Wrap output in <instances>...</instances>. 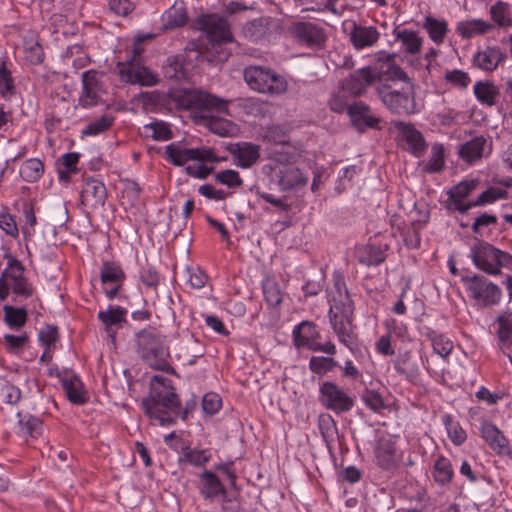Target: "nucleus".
<instances>
[{"label": "nucleus", "instance_id": "nucleus-1", "mask_svg": "<svg viewBox=\"0 0 512 512\" xmlns=\"http://www.w3.org/2000/svg\"><path fill=\"white\" fill-rule=\"evenodd\" d=\"M229 101L219 98L202 90H189L184 93L181 105L187 109H197L207 114L201 115L205 126L214 134L222 137L233 136L237 133V125L227 119L210 115V112L229 115Z\"/></svg>", "mask_w": 512, "mask_h": 512}, {"label": "nucleus", "instance_id": "nucleus-2", "mask_svg": "<svg viewBox=\"0 0 512 512\" xmlns=\"http://www.w3.org/2000/svg\"><path fill=\"white\" fill-rule=\"evenodd\" d=\"M150 397L142 400V408L147 416L159 421L161 426L171 425V414L180 413L181 403L174 391L172 381L160 375L151 378Z\"/></svg>", "mask_w": 512, "mask_h": 512}, {"label": "nucleus", "instance_id": "nucleus-3", "mask_svg": "<svg viewBox=\"0 0 512 512\" xmlns=\"http://www.w3.org/2000/svg\"><path fill=\"white\" fill-rule=\"evenodd\" d=\"M394 55L379 58L374 66L365 67L350 75L347 89L353 94H361L366 87L385 80H408L406 73L393 63Z\"/></svg>", "mask_w": 512, "mask_h": 512}, {"label": "nucleus", "instance_id": "nucleus-4", "mask_svg": "<svg viewBox=\"0 0 512 512\" xmlns=\"http://www.w3.org/2000/svg\"><path fill=\"white\" fill-rule=\"evenodd\" d=\"M195 28L206 35L211 45L204 57L210 62L226 61L229 53L221 46L234 41L228 21L217 14H203L195 20Z\"/></svg>", "mask_w": 512, "mask_h": 512}, {"label": "nucleus", "instance_id": "nucleus-5", "mask_svg": "<svg viewBox=\"0 0 512 512\" xmlns=\"http://www.w3.org/2000/svg\"><path fill=\"white\" fill-rule=\"evenodd\" d=\"M136 351L152 369L169 371V348L166 339L153 328L143 329L135 336Z\"/></svg>", "mask_w": 512, "mask_h": 512}, {"label": "nucleus", "instance_id": "nucleus-6", "mask_svg": "<svg viewBox=\"0 0 512 512\" xmlns=\"http://www.w3.org/2000/svg\"><path fill=\"white\" fill-rule=\"evenodd\" d=\"M376 92L382 103L395 114L408 116L417 110L413 87L410 84L396 89L382 82L376 87Z\"/></svg>", "mask_w": 512, "mask_h": 512}, {"label": "nucleus", "instance_id": "nucleus-7", "mask_svg": "<svg viewBox=\"0 0 512 512\" xmlns=\"http://www.w3.org/2000/svg\"><path fill=\"white\" fill-rule=\"evenodd\" d=\"M5 258L8 260V265L0 277V300L4 301L10 291L17 296H32L33 288L24 277L22 263L11 254H5Z\"/></svg>", "mask_w": 512, "mask_h": 512}, {"label": "nucleus", "instance_id": "nucleus-8", "mask_svg": "<svg viewBox=\"0 0 512 512\" xmlns=\"http://www.w3.org/2000/svg\"><path fill=\"white\" fill-rule=\"evenodd\" d=\"M244 79L254 91L269 95L286 92V80L272 69L262 66H249L244 70Z\"/></svg>", "mask_w": 512, "mask_h": 512}, {"label": "nucleus", "instance_id": "nucleus-9", "mask_svg": "<svg viewBox=\"0 0 512 512\" xmlns=\"http://www.w3.org/2000/svg\"><path fill=\"white\" fill-rule=\"evenodd\" d=\"M472 260L477 268L490 275H499L502 268L512 271V256L486 242L472 249Z\"/></svg>", "mask_w": 512, "mask_h": 512}, {"label": "nucleus", "instance_id": "nucleus-10", "mask_svg": "<svg viewBox=\"0 0 512 512\" xmlns=\"http://www.w3.org/2000/svg\"><path fill=\"white\" fill-rule=\"evenodd\" d=\"M469 297L481 307L493 306L499 303L502 292L500 288L481 275H474L465 280Z\"/></svg>", "mask_w": 512, "mask_h": 512}, {"label": "nucleus", "instance_id": "nucleus-11", "mask_svg": "<svg viewBox=\"0 0 512 512\" xmlns=\"http://www.w3.org/2000/svg\"><path fill=\"white\" fill-rule=\"evenodd\" d=\"M287 32L296 42L312 49L323 47L327 39L325 29L314 22H292Z\"/></svg>", "mask_w": 512, "mask_h": 512}, {"label": "nucleus", "instance_id": "nucleus-12", "mask_svg": "<svg viewBox=\"0 0 512 512\" xmlns=\"http://www.w3.org/2000/svg\"><path fill=\"white\" fill-rule=\"evenodd\" d=\"M279 31V20L269 16L253 19L242 28L244 37L253 43L270 42L272 38L279 34Z\"/></svg>", "mask_w": 512, "mask_h": 512}, {"label": "nucleus", "instance_id": "nucleus-13", "mask_svg": "<svg viewBox=\"0 0 512 512\" xmlns=\"http://www.w3.org/2000/svg\"><path fill=\"white\" fill-rule=\"evenodd\" d=\"M320 401L329 410L341 414L350 411L354 399L333 382H324L320 386Z\"/></svg>", "mask_w": 512, "mask_h": 512}, {"label": "nucleus", "instance_id": "nucleus-14", "mask_svg": "<svg viewBox=\"0 0 512 512\" xmlns=\"http://www.w3.org/2000/svg\"><path fill=\"white\" fill-rule=\"evenodd\" d=\"M167 158L175 165L182 166L190 160H211L212 152L205 148H186L178 143H171L165 147Z\"/></svg>", "mask_w": 512, "mask_h": 512}, {"label": "nucleus", "instance_id": "nucleus-15", "mask_svg": "<svg viewBox=\"0 0 512 512\" xmlns=\"http://www.w3.org/2000/svg\"><path fill=\"white\" fill-rule=\"evenodd\" d=\"M107 198V191L104 183L100 180L87 179L81 191V203L87 209L96 210L104 206Z\"/></svg>", "mask_w": 512, "mask_h": 512}, {"label": "nucleus", "instance_id": "nucleus-16", "mask_svg": "<svg viewBox=\"0 0 512 512\" xmlns=\"http://www.w3.org/2000/svg\"><path fill=\"white\" fill-rule=\"evenodd\" d=\"M100 278L104 285L106 296L109 299H113L122 287L125 273L119 265L112 262H104L101 267Z\"/></svg>", "mask_w": 512, "mask_h": 512}, {"label": "nucleus", "instance_id": "nucleus-17", "mask_svg": "<svg viewBox=\"0 0 512 512\" xmlns=\"http://www.w3.org/2000/svg\"><path fill=\"white\" fill-rule=\"evenodd\" d=\"M82 94L79 98V105L84 108L94 106L99 101V93L102 91L100 74L94 70L85 71L82 74Z\"/></svg>", "mask_w": 512, "mask_h": 512}, {"label": "nucleus", "instance_id": "nucleus-18", "mask_svg": "<svg viewBox=\"0 0 512 512\" xmlns=\"http://www.w3.org/2000/svg\"><path fill=\"white\" fill-rule=\"evenodd\" d=\"M481 436L488 443L490 448L498 455H505L512 458V449L509 440L492 423L485 422L481 426Z\"/></svg>", "mask_w": 512, "mask_h": 512}, {"label": "nucleus", "instance_id": "nucleus-19", "mask_svg": "<svg viewBox=\"0 0 512 512\" xmlns=\"http://www.w3.org/2000/svg\"><path fill=\"white\" fill-rule=\"evenodd\" d=\"M506 59V54L498 46H487L473 56V65L485 72L494 71Z\"/></svg>", "mask_w": 512, "mask_h": 512}, {"label": "nucleus", "instance_id": "nucleus-20", "mask_svg": "<svg viewBox=\"0 0 512 512\" xmlns=\"http://www.w3.org/2000/svg\"><path fill=\"white\" fill-rule=\"evenodd\" d=\"M401 139L407 144L408 150L416 157L422 156L427 145L422 133L414 125L405 122L395 123Z\"/></svg>", "mask_w": 512, "mask_h": 512}, {"label": "nucleus", "instance_id": "nucleus-21", "mask_svg": "<svg viewBox=\"0 0 512 512\" xmlns=\"http://www.w3.org/2000/svg\"><path fill=\"white\" fill-rule=\"evenodd\" d=\"M396 441L392 436H382L375 449L376 463L384 469H392L398 462Z\"/></svg>", "mask_w": 512, "mask_h": 512}, {"label": "nucleus", "instance_id": "nucleus-22", "mask_svg": "<svg viewBox=\"0 0 512 512\" xmlns=\"http://www.w3.org/2000/svg\"><path fill=\"white\" fill-rule=\"evenodd\" d=\"M490 151L491 142L484 136H475L461 145L459 155L467 163H473L490 153Z\"/></svg>", "mask_w": 512, "mask_h": 512}, {"label": "nucleus", "instance_id": "nucleus-23", "mask_svg": "<svg viewBox=\"0 0 512 512\" xmlns=\"http://www.w3.org/2000/svg\"><path fill=\"white\" fill-rule=\"evenodd\" d=\"M278 177L282 190H291L296 187L305 186L308 182V175L304 174L293 164L282 166L279 169Z\"/></svg>", "mask_w": 512, "mask_h": 512}, {"label": "nucleus", "instance_id": "nucleus-24", "mask_svg": "<svg viewBox=\"0 0 512 512\" xmlns=\"http://www.w3.org/2000/svg\"><path fill=\"white\" fill-rule=\"evenodd\" d=\"M380 37L378 30L373 26L353 25L350 40L356 49H363L374 45Z\"/></svg>", "mask_w": 512, "mask_h": 512}, {"label": "nucleus", "instance_id": "nucleus-25", "mask_svg": "<svg viewBox=\"0 0 512 512\" xmlns=\"http://www.w3.org/2000/svg\"><path fill=\"white\" fill-rule=\"evenodd\" d=\"M127 310L120 306H110L107 310L99 311L98 318L105 325L106 332L114 339L113 326L121 327L126 322Z\"/></svg>", "mask_w": 512, "mask_h": 512}, {"label": "nucleus", "instance_id": "nucleus-26", "mask_svg": "<svg viewBox=\"0 0 512 512\" xmlns=\"http://www.w3.org/2000/svg\"><path fill=\"white\" fill-rule=\"evenodd\" d=\"M477 185L478 182L476 180L463 181L450 190L449 197L459 212L465 213L474 206L473 203L464 204L462 200L475 190Z\"/></svg>", "mask_w": 512, "mask_h": 512}, {"label": "nucleus", "instance_id": "nucleus-27", "mask_svg": "<svg viewBox=\"0 0 512 512\" xmlns=\"http://www.w3.org/2000/svg\"><path fill=\"white\" fill-rule=\"evenodd\" d=\"M331 326L334 333L337 335L338 340L349 349H352V345L357 339V334L355 332L356 326L353 323V316L345 318L341 321H337L336 317H334V323H332Z\"/></svg>", "mask_w": 512, "mask_h": 512}, {"label": "nucleus", "instance_id": "nucleus-28", "mask_svg": "<svg viewBox=\"0 0 512 512\" xmlns=\"http://www.w3.org/2000/svg\"><path fill=\"white\" fill-rule=\"evenodd\" d=\"M493 25L482 19H468L457 24L456 31L462 38H472L490 31Z\"/></svg>", "mask_w": 512, "mask_h": 512}, {"label": "nucleus", "instance_id": "nucleus-29", "mask_svg": "<svg viewBox=\"0 0 512 512\" xmlns=\"http://www.w3.org/2000/svg\"><path fill=\"white\" fill-rule=\"evenodd\" d=\"M260 148L251 143H241L236 145L234 156L236 164L242 168H249L257 162L260 157Z\"/></svg>", "mask_w": 512, "mask_h": 512}, {"label": "nucleus", "instance_id": "nucleus-30", "mask_svg": "<svg viewBox=\"0 0 512 512\" xmlns=\"http://www.w3.org/2000/svg\"><path fill=\"white\" fill-rule=\"evenodd\" d=\"M187 19V12L183 3H175L162 15L163 28L168 30L184 26Z\"/></svg>", "mask_w": 512, "mask_h": 512}, {"label": "nucleus", "instance_id": "nucleus-31", "mask_svg": "<svg viewBox=\"0 0 512 512\" xmlns=\"http://www.w3.org/2000/svg\"><path fill=\"white\" fill-rule=\"evenodd\" d=\"M62 385L70 402L78 405L86 402V392L79 377H65L62 380Z\"/></svg>", "mask_w": 512, "mask_h": 512}, {"label": "nucleus", "instance_id": "nucleus-32", "mask_svg": "<svg viewBox=\"0 0 512 512\" xmlns=\"http://www.w3.org/2000/svg\"><path fill=\"white\" fill-rule=\"evenodd\" d=\"M474 95L481 104L491 107L496 103L499 89L492 82L478 81L474 85Z\"/></svg>", "mask_w": 512, "mask_h": 512}, {"label": "nucleus", "instance_id": "nucleus-33", "mask_svg": "<svg viewBox=\"0 0 512 512\" xmlns=\"http://www.w3.org/2000/svg\"><path fill=\"white\" fill-rule=\"evenodd\" d=\"M348 114L352 118V121L357 124H364L367 127L377 126L379 119L375 116L370 115L369 106L365 103L358 102L347 107Z\"/></svg>", "mask_w": 512, "mask_h": 512}, {"label": "nucleus", "instance_id": "nucleus-34", "mask_svg": "<svg viewBox=\"0 0 512 512\" xmlns=\"http://www.w3.org/2000/svg\"><path fill=\"white\" fill-rule=\"evenodd\" d=\"M354 315V306L350 297L341 296L338 302L331 303L329 309L330 324L334 323V317L337 321L344 320L345 318Z\"/></svg>", "mask_w": 512, "mask_h": 512}, {"label": "nucleus", "instance_id": "nucleus-35", "mask_svg": "<svg viewBox=\"0 0 512 512\" xmlns=\"http://www.w3.org/2000/svg\"><path fill=\"white\" fill-rule=\"evenodd\" d=\"M223 491V485L214 473L205 471L201 474L200 492L205 498H213Z\"/></svg>", "mask_w": 512, "mask_h": 512}, {"label": "nucleus", "instance_id": "nucleus-36", "mask_svg": "<svg viewBox=\"0 0 512 512\" xmlns=\"http://www.w3.org/2000/svg\"><path fill=\"white\" fill-rule=\"evenodd\" d=\"M4 322L13 330L21 329L27 322L28 313L25 308H16L12 305H5Z\"/></svg>", "mask_w": 512, "mask_h": 512}, {"label": "nucleus", "instance_id": "nucleus-37", "mask_svg": "<svg viewBox=\"0 0 512 512\" xmlns=\"http://www.w3.org/2000/svg\"><path fill=\"white\" fill-rule=\"evenodd\" d=\"M316 335L317 331L315 326L307 321L296 326L293 331L294 342L298 347L307 346L310 348V346L315 343L314 338Z\"/></svg>", "mask_w": 512, "mask_h": 512}, {"label": "nucleus", "instance_id": "nucleus-38", "mask_svg": "<svg viewBox=\"0 0 512 512\" xmlns=\"http://www.w3.org/2000/svg\"><path fill=\"white\" fill-rule=\"evenodd\" d=\"M423 28L426 29L430 39L436 44H441L444 41L448 31L446 21L438 20L432 16L425 17Z\"/></svg>", "mask_w": 512, "mask_h": 512}, {"label": "nucleus", "instance_id": "nucleus-39", "mask_svg": "<svg viewBox=\"0 0 512 512\" xmlns=\"http://www.w3.org/2000/svg\"><path fill=\"white\" fill-rule=\"evenodd\" d=\"M128 82L141 86H153L157 84L158 78L146 67H132L127 70Z\"/></svg>", "mask_w": 512, "mask_h": 512}, {"label": "nucleus", "instance_id": "nucleus-40", "mask_svg": "<svg viewBox=\"0 0 512 512\" xmlns=\"http://www.w3.org/2000/svg\"><path fill=\"white\" fill-rule=\"evenodd\" d=\"M396 39L401 42L402 48L410 53L416 54L420 52L422 46V38L415 31L403 29L396 31Z\"/></svg>", "mask_w": 512, "mask_h": 512}, {"label": "nucleus", "instance_id": "nucleus-41", "mask_svg": "<svg viewBox=\"0 0 512 512\" xmlns=\"http://www.w3.org/2000/svg\"><path fill=\"white\" fill-rule=\"evenodd\" d=\"M44 172L43 163L37 158H31L23 162L20 167V176L27 182L39 180Z\"/></svg>", "mask_w": 512, "mask_h": 512}, {"label": "nucleus", "instance_id": "nucleus-42", "mask_svg": "<svg viewBox=\"0 0 512 512\" xmlns=\"http://www.w3.org/2000/svg\"><path fill=\"white\" fill-rule=\"evenodd\" d=\"M509 14L510 7L505 2L498 1L490 7L491 18L500 27L512 26V18Z\"/></svg>", "mask_w": 512, "mask_h": 512}, {"label": "nucleus", "instance_id": "nucleus-43", "mask_svg": "<svg viewBox=\"0 0 512 512\" xmlns=\"http://www.w3.org/2000/svg\"><path fill=\"white\" fill-rule=\"evenodd\" d=\"M346 9V0H326L325 2L318 1L316 5L307 6L302 9V12H324L330 11L335 15H342Z\"/></svg>", "mask_w": 512, "mask_h": 512}, {"label": "nucleus", "instance_id": "nucleus-44", "mask_svg": "<svg viewBox=\"0 0 512 512\" xmlns=\"http://www.w3.org/2000/svg\"><path fill=\"white\" fill-rule=\"evenodd\" d=\"M444 167V148L442 144L436 143L431 147V156L424 166V171L428 173L440 172Z\"/></svg>", "mask_w": 512, "mask_h": 512}, {"label": "nucleus", "instance_id": "nucleus-45", "mask_svg": "<svg viewBox=\"0 0 512 512\" xmlns=\"http://www.w3.org/2000/svg\"><path fill=\"white\" fill-rule=\"evenodd\" d=\"M263 294L267 304L271 307H277L282 302L283 293L273 279H266L263 282Z\"/></svg>", "mask_w": 512, "mask_h": 512}, {"label": "nucleus", "instance_id": "nucleus-46", "mask_svg": "<svg viewBox=\"0 0 512 512\" xmlns=\"http://www.w3.org/2000/svg\"><path fill=\"white\" fill-rule=\"evenodd\" d=\"M433 476L436 482L444 485L451 481L453 476V469L450 461L447 458L440 457L435 465Z\"/></svg>", "mask_w": 512, "mask_h": 512}, {"label": "nucleus", "instance_id": "nucleus-47", "mask_svg": "<svg viewBox=\"0 0 512 512\" xmlns=\"http://www.w3.org/2000/svg\"><path fill=\"white\" fill-rule=\"evenodd\" d=\"M507 191L502 187H490L483 191L478 198L473 202L474 206H482L492 203L498 199L506 198Z\"/></svg>", "mask_w": 512, "mask_h": 512}, {"label": "nucleus", "instance_id": "nucleus-48", "mask_svg": "<svg viewBox=\"0 0 512 512\" xmlns=\"http://www.w3.org/2000/svg\"><path fill=\"white\" fill-rule=\"evenodd\" d=\"M114 121V117L108 114L91 121L83 130L84 135H97L107 130Z\"/></svg>", "mask_w": 512, "mask_h": 512}, {"label": "nucleus", "instance_id": "nucleus-49", "mask_svg": "<svg viewBox=\"0 0 512 512\" xmlns=\"http://www.w3.org/2000/svg\"><path fill=\"white\" fill-rule=\"evenodd\" d=\"M210 456L204 450H196L189 447L183 449L180 461H185L194 466H203L209 461Z\"/></svg>", "mask_w": 512, "mask_h": 512}, {"label": "nucleus", "instance_id": "nucleus-50", "mask_svg": "<svg viewBox=\"0 0 512 512\" xmlns=\"http://www.w3.org/2000/svg\"><path fill=\"white\" fill-rule=\"evenodd\" d=\"M15 93L14 81L11 72L4 61H0V96L6 97Z\"/></svg>", "mask_w": 512, "mask_h": 512}, {"label": "nucleus", "instance_id": "nucleus-51", "mask_svg": "<svg viewBox=\"0 0 512 512\" xmlns=\"http://www.w3.org/2000/svg\"><path fill=\"white\" fill-rule=\"evenodd\" d=\"M444 79L459 89H466L471 82L468 73L459 69L447 71L444 75Z\"/></svg>", "mask_w": 512, "mask_h": 512}, {"label": "nucleus", "instance_id": "nucleus-52", "mask_svg": "<svg viewBox=\"0 0 512 512\" xmlns=\"http://www.w3.org/2000/svg\"><path fill=\"white\" fill-rule=\"evenodd\" d=\"M215 180L222 185L228 186L229 188L239 187L243 183L239 173L232 169L218 172L215 175Z\"/></svg>", "mask_w": 512, "mask_h": 512}, {"label": "nucleus", "instance_id": "nucleus-53", "mask_svg": "<svg viewBox=\"0 0 512 512\" xmlns=\"http://www.w3.org/2000/svg\"><path fill=\"white\" fill-rule=\"evenodd\" d=\"M335 364L334 359L330 357H312L309 362V367L314 373L324 374L332 370Z\"/></svg>", "mask_w": 512, "mask_h": 512}, {"label": "nucleus", "instance_id": "nucleus-54", "mask_svg": "<svg viewBox=\"0 0 512 512\" xmlns=\"http://www.w3.org/2000/svg\"><path fill=\"white\" fill-rule=\"evenodd\" d=\"M499 323L498 337L503 345H512V319L509 320L505 316L497 319Z\"/></svg>", "mask_w": 512, "mask_h": 512}, {"label": "nucleus", "instance_id": "nucleus-55", "mask_svg": "<svg viewBox=\"0 0 512 512\" xmlns=\"http://www.w3.org/2000/svg\"><path fill=\"white\" fill-rule=\"evenodd\" d=\"M203 354V350L198 346V343L194 341L182 349L179 357L183 362L191 365L196 362L197 358L203 356Z\"/></svg>", "mask_w": 512, "mask_h": 512}, {"label": "nucleus", "instance_id": "nucleus-56", "mask_svg": "<svg viewBox=\"0 0 512 512\" xmlns=\"http://www.w3.org/2000/svg\"><path fill=\"white\" fill-rule=\"evenodd\" d=\"M151 131V137L155 140H168L172 138L169 126L164 122H153L146 126Z\"/></svg>", "mask_w": 512, "mask_h": 512}, {"label": "nucleus", "instance_id": "nucleus-57", "mask_svg": "<svg viewBox=\"0 0 512 512\" xmlns=\"http://www.w3.org/2000/svg\"><path fill=\"white\" fill-rule=\"evenodd\" d=\"M432 346L434 351L443 358L447 357L453 349L452 341L443 335L434 336L432 338Z\"/></svg>", "mask_w": 512, "mask_h": 512}, {"label": "nucleus", "instance_id": "nucleus-58", "mask_svg": "<svg viewBox=\"0 0 512 512\" xmlns=\"http://www.w3.org/2000/svg\"><path fill=\"white\" fill-rule=\"evenodd\" d=\"M221 398L218 394L210 392L206 393L202 399V407L207 414H215L221 407Z\"/></svg>", "mask_w": 512, "mask_h": 512}, {"label": "nucleus", "instance_id": "nucleus-59", "mask_svg": "<svg viewBox=\"0 0 512 512\" xmlns=\"http://www.w3.org/2000/svg\"><path fill=\"white\" fill-rule=\"evenodd\" d=\"M0 395L7 404H16L21 398L20 389L10 383H5L1 387Z\"/></svg>", "mask_w": 512, "mask_h": 512}, {"label": "nucleus", "instance_id": "nucleus-60", "mask_svg": "<svg viewBox=\"0 0 512 512\" xmlns=\"http://www.w3.org/2000/svg\"><path fill=\"white\" fill-rule=\"evenodd\" d=\"M362 399L365 404L375 412H378L384 408V401L382 396L376 391L366 390L362 395Z\"/></svg>", "mask_w": 512, "mask_h": 512}, {"label": "nucleus", "instance_id": "nucleus-61", "mask_svg": "<svg viewBox=\"0 0 512 512\" xmlns=\"http://www.w3.org/2000/svg\"><path fill=\"white\" fill-rule=\"evenodd\" d=\"M109 8L118 16H127L134 10V4L130 0H109Z\"/></svg>", "mask_w": 512, "mask_h": 512}, {"label": "nucleus", "instance_id": "nucleus-62", "mask_svg": "<svg viewBox=\"0 0 512 512\" xmlns=\"http://www.w3.org/2000/svg\"><path fill=\"white\" fill-rule=\"evenodd\" d=\"M3 339L7 345V348L11 351H18L22 349L28 342V336L26 333L21 335L5 334Z\"/></svg>", "mask_w": 512, "mask_h": 512}, {"label": "nucleus", "instance_id": "nucleus-63", "mask_svg": "<svg viewBox=\"0 0 512 512\" xmlns=\"http://www.w3.org/2000/svg\"><path fill=\"white\" fill-rule=\"evenodd\" d=\"M21 431L25 435L35 437L40 433L42 422L35 417H29L27 420H20Z\"/></svg>", "mask_w": 512, "mask_h": 512}, {"label": "nucleus", "instance_id": "nucleus-64", "mask_svg": "<svg viewBox=\"0 0 512 512\" xmlns=\"http://www.w3.org/2000/svg\"><path fill=\"white\" fill-rule=\"evenodd\" d=\"M0 229L12 237H16L18 235L17 224L13 216L8 213H0Z\"/></svg>", "mask_w": 512, "mask_h": 512}]
</instances>
